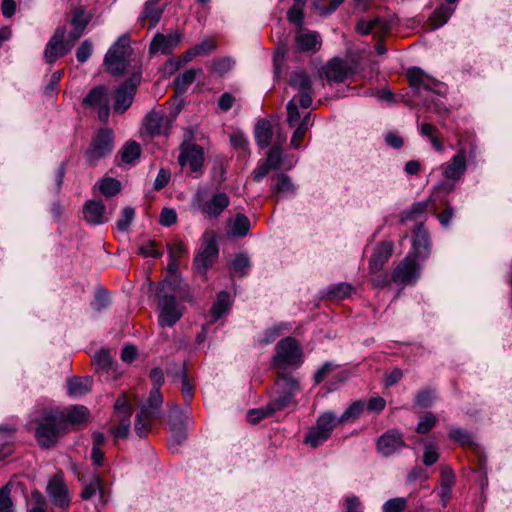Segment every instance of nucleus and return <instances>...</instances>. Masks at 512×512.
Instances as JSON below:
<instances>
[{"mask_svg": "<svg viewBox=\"0 0 512 512\" xmlns=\"http://www.w3.org/2000/svg\"><path fill=\"white\" fill-rule=\"evenodd\" d=\"M177 373L180 375L179 382L181 384L180 388L182 395L186 401H190L191 398L193 397L194 387L187 378L186 367L184 365L178 366Z\"/></svg>", "mask_w": 512, "mask_h": 512, "instance_id": "obj_42", "label": "nucleus"}, {"mask_svg": "<svg viewBox=\"0 0 512 512\" xmlns=\"http://www.w3.org/2000/svg\"><path fill=\"white\" fill-rule=\"evenodd\" d=\"M232 269L237 272V273H240L241 275H244L245 274V271L246 269L249 267L250 265V262H249V259L246 255L244 254H239L238 256L235 257V259L232 261Z\"/></svg>", "mask_w": 512, "mask_h": 512, "instance_id": "obj_64", "label": "nucleus"}, {"mask_svg": "<svg viewBox=\"0 0 512 512\" xmlns=\"http://www.w3.org/2000/svg\"><path fill=\"white\" fill-rule=\"evenodd\" d=\"M93 45L90 40H84L77 48L76 58L79 62H86L92 54Z\"/></svg>", "mask_w": 512, "mask_h": 512, "instance_id": "obj_60", "label": "nucleus"}, {"mask_svg": "<svg viewBox=\"0 0 512 512\" xmlns=\"http://www.w3.org/2000/svg\"><path fill=\"white\" fill-rule=\"evenodd\" d=\"M229 235L233 237H244L250 230L249 219L244 214H237L227 222Z\"/></svg>", "mask_w": 512, "mask_h": 512, "instance_id": "obj_28", "label": "nucleus"}, {"mask_svg": "<svg viewBox=\"0 0 512 512\" xmlns=\"http://www.w3.org/2000/svg\"><path fill=\"white\" fill-rule=\"evenodd\" d=\"M92 379L90 377H73L68 380V393L72 396H81L89 392L92 388Z\"/></svg>", "mask_w": 512, "mask_h": 512, "instance_id": "obj_31", "label": "nucleus"}, {"mask_svg": "<svg viewBox=\"0 0 512 512\" xmlns=\"http://www.w3.org/2000/svg\"><path fill=\"white\" fill-rule=\"evenodd\" d=\"M162 15V9L160 8L158 1L147 0L144 5V9L140 14L138 20L144 25L146 21L150 22V27L155 26L160 20Z\"/></svg>", "mask_w": 512, "mask_h": 512, "instance_id": "obj_26", "label": "nucleus"}, {"mask_svg": "<svg viewBox=\"0 0 512 512\" xmlns=\"http://www.w3.org/2000/svg\"><path fill=\"white\" fill-rule=\"evenodd\" d=\"M294 191L295 187L291 178L282 173L277 176V182L271 187V196L279 199L280 197L293 194Z\"/></svg>", "mask_w": 512, "mask_h": 512, "instance_id": "obj_29", "label": "nucleus"}, {"mask_svg": "<svg viewBox=\"0 0 512 512\" xmlns=\"http://www.w3.org/2000/svg\"><path fill=\"white\" fill-rule=\"evenodd\" d=\"M254 136L260 148H267L272 140L271 123L267 119H260L255 126Z\"/></svg>", "mask_w": 512, "mask_h": 512, "instance_id": "obj_27", "label": "nucleus"}, {"mask_svg": "<svg viewBox=\"0 0 512 512\" xmlns=\"http://www.w3.org/2000/svg\"><path fill=\"white\" fill-rule=\"evenodd\" d=\"M83 217L91 225H101L108 220L106 207L98 201H87L83 208Z\"/></svg>", "mask_w": 512, "mask_h": 512, "instance_id": "obj_24", "label": "nucleus"}, {"mask_svg": "<svg viewBox=\"0 0 512 512\" xmlns=\"http://www.w3.org/2000/svg\"><path fill=\"white\" fill-rule=\"evenodd\" d=\"M101 487V478L98 475H93L91 479L84 484L80 496L83 500H89L96 494V492H101Z\"/></svg>", "mask_w": 512, "mask_h": 512, "instance_id": "obj_40", "label": "nucleus"}, {"mask_svg": "<svg viewBox=\"0 0 512 512\" xmlns=\"http://www.w3.org/2000/svg\"><path fill=\"white\" fill-rule=\"evenodd\" d=\"M449 437L452 440L459 442L462 446H466L471 443L470 435L460 428H452L449 432Z\"/></svg>", "mask_w": 512, "mask_h": 512, "instance_id": "obj_63", "label": "nucleus"}, {"mask_svg": "<svg viewBox=\"0 0 512 512\" xmlns=\"http://www.w3.org/2000/svg\"><path fill=\"white\" fill-rule=\"evenodd\" d=\"M121 189V184L114 178H105L99 182V190L105 196H113Z\"/></svg>", "mask_w": 512, "mask_h": 512, "instance_id": "obj_47", "label": "nucleus"}, {"mask_svg": "<svg viewBox=\"0 0 512 512\" xmlns=\"http://www.w3.org/2000/svg\"><path fill=\"white\" fill-rule=\"evenodd\" d=\"M233 65L234 61L230 57H222L212 62L211 69L213 73L223 76L232 69Z\"/></svg>", "mask_w": 512, "mask_h": 512, "instance_id": "obj_46", "label": "nucleus"}, {"mask_svg": "<svg viewBox=\"0 0 512 512\" xmlns=\"http://www.w3.org/2000/svg\"><path fill=\"white\" fill-rule=\"evenodd\" d=\"M297 47L304 52L316 51L321 44L316 32L300 29L295 37Z\"/></svg>", "mask_w": 512, "mask_h": 512, "instance_id": "obj_25", "label": "nucleus"}, {"mask_svg": "<svg viewBox=\"0 0 512 512\" xmlns=\"http://www.w3.org/2000/svg\"><path fill=\"white\" fill-rule=\"evenodd\" d=\"M178 280L176 277L164 279L158 289L159 316L161 327H172L183 315V307L177 303Z\"/></svg>", "mask_w": 512, "mask_h": 512, "instance_id": "obj_1", "label": "nucleus"}, {"mask_svg": "<svg viewBox=\"0 0 512 512\" xmlns=\"http://www.w3.org/2000/svg\"><path fill=\"white\" fill-rule=\"evenodd\" d=\"M146 412V410H140L135 420V431L140 437L147 434L150 427V420L154 418L152 416H148Z\"/></svg>", "mask_w": 512, "mask_h": 512, "instance_id": "obj_45", "label": "nucleus"}, {"mask_svg": "<svg viewBox=\"0 0 512 512\" xmlns=\"http://www.w3.org/2000/svg\"><path fill=\"white\" fill-rule=\"evenodd\" d=\"M15 429L9 426L0 427V460L13 453Z\"/></svg>", "mask_w": 512, "mask_h": 512, "instance_id": "obj_30", "label": "nucleus"}, {"mask_svg": "<svg viewBox=\"0 0 512 512\" xmlns=\"http://www.w3.org/2000/svg\"><path fill=\"white\" fill-rule=\"evenodd\" d=\"M115 409V417L127 416L131 417L132 415V406L128 402V399L125 395L119 397L114 405Z\"/></svg>", "mask_w": 512, "mask_h": 512, "instance_id": "obj_55", "label": "nucleus"}, {"mask_svg": "<svg viewBox=\"0 0 512 512\" xmlns=\"http://www.w3.org/2000/svg\"><path fill=\"white\" fill-rule=\"evenodd\" d=\"M393 252L392 242H381L375 248L370 261L369 269L371 273H377L382 270L385 263L389 260Z\"/></svg>", "mask_w": 512, "mask_h": 512, "instance_id": "obj_23", "label": "nucleus"}, {"mask_svg": "<svg viewBox=\"0 0 512 512\" xmlns=\"http://www.w3.org/2000/svg\"><path fill=\"white\" fill-rule=\"evenodd\" d=\"M302 362V349L292 337H286L278 342L275 348L273 364L277 367L299 365Z\"/></svg>", "mask_w": 512, "mask_h": 512, "instance_id": "obj_7", "label": "nucleus"}, {"mask_svg": "<svg viewBox=\"0 0 512 512\" xmlns=\"http://www.w3.org/2000/svg\"><path fill=\"white\" fill-rule=\"evenodd\" d=\"M407 507V500L403 497L392 498L383 504V512H403Z\"/></svg>", "mask_w": 512, "mask_h": 512, "instance_id": "obj_54", "label": "nucleus"}, {"mask_svg": "<svg viewBox=\"0 0 512 512\" xmlns=\"http://www.w3.org/2000/svg\"><path fill=\"white\" fill-rule=\"evenodd\" d=\"M413 233L412 251L409 255L420 259L427 258L430 255L431 242L429 233L424 228V224H417Z\"/></svg>", "mask_w": 512, "mask_h": 512, "instance_id": "obj_19", "label": "nucleus"}, {"mask_svg": "<svg viewBox=\"0 0 512 512\" xmlns=\"http://www.w3.org/2000/svg\"><path fill=\"white\" fill-rule=\"evenodd\" d=\"M338 423L339 421L333 412L326 411L322 413L317 418L315 425L307 432L304 443L312 448L319 447L330 438Z\"/></svg>", "mask_w": 512, "mask_h": 512, "instance_id": "obj_5", "label": "nucleus"}, {"mask_svg": "<svg viewBox=\"0 0 512 512\" xmlns=\"http://www.w3.org/2000/svg\"><path fill=\"white\" fill-rule=\"evenodd\" d=\"M466 169V151L460 149L448 163L442 165L443 176L446 180L439 183L435 189L443 190L446 193L452 192L455 183L462 178Z\"/></svg>", "mask_w": 512, "mask_h": 512, "instance_id": "obj_6", "label": "nucleus"}, {"mask_svg": "<svg viewBox=\"0 0 512 512\" xmlns=\"http://www.w3.org/2000/svg\"><path fill=\"white\" fill-rule=\"evenodd\" d=\"M289 83L297 91L295 96L298 99L299 106L305 109L310 107L312 103V86L309 76L302 71H296L291 74Z\"/></svg>", "mask_w": 512, "mask_h": 512, "instance_id": "obj_13", "label": "nucleus"}, {"mask_svg": "<svg viewBox=\"0 0 512 512\" xmlns=\"http://www.w3.org/2000/svg\"><path fill=\"white\" fill-rule=\"evenodd\" d=\"M163 403V398L160 390H151L147 402L142 406L141 410H146L148 416L157 418L160 416V407Z\"/></svg>", "mask_w": 512, "mask_h": 512, "instance_id": "obj_35", "label": "nucleus"}, {"mask_svg": "<svg viewBox=\"0 0 512 512\" xmlns=\"http://www.w3.org/2000/svg\"><path fill=\"white\" fill-rule=\"evenodd\" d=\"M88 417V410L84 406H73L66 414H63V422L71 424H81Z\"/></svg>", "mask_w": 512, "mask_h": 512, "instance_id": "obj_37", "label": "nucleus"}, {"mask_svg": "<svg viewBox=\"0 0 512 512\" xmlns=\"http://www.w3.org/2000/svg\"><path fill=\"white\" fill-rule=\"evenodd\" d=\"M10 493L11 489L9 484L5 485L0 490V512H14Z\"/></svg>", "mask_w": 512, "mask_h": 512, "instance_id": "obj_57", "label": "nucleus"}, {"mask_svg": "<svg viewBox=\"0 0 512 512\" xmlns=\"http://www.w3.org/2000/svg\"><path fill=\"white\" fill-rule=\"evenodd\" d=\"M414 258L415 257L408 255L398 264L392 276L395 283L406 285L417 281L420 268Z\"/></svg>", "mask_w": 512, "mask_h": 512, "instance_id": "obj_15", "label": "nucleus"}, {"mask_svg": "<svg viewBox=\"0 0 512 512\" xmlns=\"http://www.w3.org/2000/svg\"><path fill=\"white\" fill-rule=\"evenodd\" d=\"M405 445L403 435L396 429H392L379 437L377 449L379 453L387 457L395 453Z\"/></svg>", "mask_w": 512, "mask_h": 512, "instance_id": "obj_20", "label": "nucleus"}, {"mask_svg": "<svg viewBox=\"0 0 512 512\" xmlns=\"http://www.w3.org/2000/svg\"><path fill=\"white\" fill-rule=\"evenodd\" d=\"M343 512H363L362 504L359 498L355 495L348 496L343 502Z\"/></svg>", "mask_w": 512, "mask_h": 512, "instance_id": "obj_62", "label": "nucleus"}, {"mask_svg": "<svg viewBox=\"0 0 512 512\" xmlns=\"http://www.w3.org/2000/svg\"><path fill=\"white\" fill-rule=\"evenodd\" d=\"M113 131L109 128H101L94 137L90 148L86 151V159L95 163L109 155L114 147Z\"/></svg>", "mask_w": 512, "mask_h": 512, "instance_id": "obj_9", "label": "nucleus"}, {"mask_svg": "<svg viewBox=\"0 0 512 512\" xmlns=\"http://www.w3.org/2000/svg\"><path fill=\"white\" fill-rule=\"evenodd\" d=\"M285 330H288L287 324H278L273 327L266 329L260 340L262 344L272 343L278 336H280Z\"/></svg>", "mask_w": 512, "mask_h": 512, "instance_id": "obj_50", "label": "nucleus"}, {"mask_svg": "<svg viewBox=\"0 0 512 512\" xmlns=\"http://www.w3.org/2000/svg\"><path fill=\"white\" fill-rule=\"evenodd\" d=\"M138 82L139 80L135 78L123 83L117 88L115 92V112L122 114L131 106Z\"/></svg>", "mask_w": 512, "mask_h": 512, "instance_id": "obj_18", "label": "nucleus"}, {"mask_svg": "<svg viewBox=\"0 0 512 512\" xmlns=\"http://www.w3.org/2000/svg\"><path fill=\"white\" fill-rule=\"evenodd\" d=\"M216 48V43L212 39H204L189 50L190 58L207 55Z\"/></svg>", "mask_w": 512, "mask_h": 512, "instance_id": "obj_43", "label": "nucleus"}, {"mask_svg": "<svg viewBox=\"0 0 512 512\" xmlns=\"http://www.w3.org/2000/svg\"><path fill=\"white\" fill-rule=\"evenodd\" d=\"M431 201H432L431 198H429L424 201H419V202L413 203L409 210L404 211L402 213L400 221L403 223L407 220L413 219L414 217H416L418 215L423 214L428 209Z\"/></svg>", "mask_w": 512, "mask_h": 512, "instance_id": "obj_38", "label": "nucleus"}, {"mask_svg": "<svg viewBox=\"0 0 512 512\" xmlns=\"http://www.w3.org/2000/svg\"><path fill=\"white\" fill-rule=\"evenodd\" d=\"M272 414H273L272 410H269V406L267 405L264 408L250 410L247 414V419L250 423L256 424L259 421H261L262 419H264Z\"/></svg>", "mask_w": 512, "mask_h": 512, "instance_id": "obj_59", "label": "nucleus"}, {"mask_svg": "<svg viewBox=\"0 0 512 512\" xmlns=\"http://www.w3.org/2000/svg\"><path fill=\"white\" fill-rule=\"evenodd\" d=\"M65 34L66 30L64 27L56 29L45 48L44 58L46 62L53 63L70 51L71 45H66L64 42Z\"/></svg>", "mask_w": 512, "mask_h": 512, "instance_id": "obj_16", "label": "nucleus"}, {"mask_svg": "<svg viewBox=\"0 0 512 512\" xmlns=\"http://www.w3.org/2000/svg\"><path fill=\"white\" fill-rule=\"evenodd\" d=\"M365 403L362 400L354 401L343 413L337 418L339 423L353 422L362 414Z\"/></svg>", "mask_w": 512, "mask_h": 512, "instance_id": "obj_36", "label": "nucleus"}, {"mask_svg": "<svg viewBox=\"0 0 512 512\" xmlns=\"http://www.w3.org/2000/svg\"><path fill=\"white\" fill-rule=\"evenodd\" d=\"M352 286L348 283H339L336 285H332L329 290L328 294L336 299H344L352 293Z\"/></svg>", "mask_w": 512, "mask_h": 512, "instance_id": "obj_53", "label": "nucleus"}, {"mask_svg": "<svg viewBox=\"0 0 512 512\" xmlns=\"http://www.w3.org/2000/svg\"><path fill=\"white\" fill-rule=\"evenodd\" d=\"M407 77L417 95H419L422 90L435 92L437 94L442 93L439 89L441 84L418 67L410 68L407 71Z\"/></svg>", "mask_w": 512, "mask_h": 512, "instance_id": "obj_14", "label": "nucleus"}, {"mask_svg": "<svg viewBox=\"0 0 512 512\" xmlns=\"http://www.w3.org/2000/svg\"><path fill=\"white\" fill-rule=\"evenodd\" d=\"M31 507L28 508L27 512H46L47 502L41 492L35 490L31 493Z\"/></svg>", "mask_w": 512, "mask_h": 512, "instance_id": "obj_52", "label": "nucleus"}, {"mask_svg": "<svg viewBox=\"0 0 512 512\" xmlns=\"http://www.w3.org/2000/svg\"><path fill=\"white\" fill-rule=\"evenodd\" d=\"M104 64L107 67L108 72L116 76L125 72L127 60L116 58L114 56V50H108L104 58Z\"/></svg>", "mask_w": 512, "mask_h": 512, "instance_id": "obj_33", "label": "nucleus"}, {"mask_svg": "<svg viewBox=\"0 0 512 512\" xmlns=\"http://www.w3.org/2000/svg\"><path fill=\"white\" fill-rule=\"evenodd\" d=\"M85 105L97 108L98 117L101 121L105 122L110 113L109 98L107 90L103 86H97L90 90L84 98Z\"/></svg>", "mask_w": 512, "mask_h": 512, "instance_id": "obj_17", "label": "nucleus"}, {"mask_svg": "<svg viewBox=\"0 0 512 512\" xmlns=\"http://www.w3.org/2000/svg\"><path fill=\"white\" fill-rule=\"evenodd\" d=\"M135 217V211L127 206L123 209L121 218L116 222V228L119 232H126Z\"/></svg>", "mask_w": 512, "mask_h": 512, "instance_id": "obj_48", "label": "nucleus"}, {"mask_svg": "<svg viewBox=\"0 0 512 512\" xmlns=\"http://www.w3.org/2000/svg\"><path fill=\"white\" fill-rule=\"evenodd\" d=\"M141 149L138 143L128 142L121 151V159L124 163H133L140 157Z\"/></svg>", "mask_w": 512, "mask_h": 512, "instance_id": "obj_41", "label": "nucleus"}, {"mask_svg": "<svg viewBox=\"0 0 512 512\" xmlns=\"http://www.w3.org/2000/svg\"><path fill=\"white\" fill-rule=\"evenodd\" d=\"M454 13V8L446 6V5H440L433 13L432 15V22L434 28H439L442 25H444L448 19L452 16Z\"/></svg>", "mask_w": 512, "mask_h": 512, "instance_id": "obj_39", "label": "nucleus"}, {"mask_svg": "<svg viewBox=\"0 0 512 512\" xmlns=\"http://www.w3.org/2000/svg\"><path fill=\"white\" fill-rule=\"evenodd\" d=\"M298 105L299 102L296 96H294L287 104V122L291 127L298 125V122L301 119Z\"/></svg>", "mask_w": 512, "mask_h": 512, "instance_id": "obj_49", "label": "nucleus"}, {"mask_svg": "<svg viewBox=\"0 0 512 512\" xmlns=\"http://www.w3.org/2000/svg\"><path fill=\"white\" fill-rule=\"evenodd\" d=\"M116 419L119 421L118 426L112 429V434L116 438H126L130 431V417L127 416H121L116 417Z\"/></svg>", "mask_w": 512, "mask_h": 512, "instance_id": "obj_56", "label": "nucleus"}, {"mask_svg": "<svg viewBox=\"0 0 512 512\" xmlns=\"http://www.w3.org/2000/svg\"><path fill=\"white\" fill-rule=\"evenodd\" d=\"M46 492L57 507L67 509L70 506L71 495L61 475L56 474L49 479Z\"/></svg>", "mask_w": 512, "mask_h": 512, "instance_id": "obj_11", "label": "nucleus"}, {"mask_svg": "<svg viewBox=\"0 0 512 512\" xmlns=\"http://www.w3.org/2000/svg\"><path fill=\"white\" fill-rule=\"evenodd\" d=\"M218 257V246L213 235L204 234L203 243L194 259V265L198 270L205 271Z\"/></svg>", "mask_w": 512, "mask_h": 512, "instance_id": "obj_12", "label": "nucleus"}, {"mask_svg": "<svg viewBox=\"0 0 512 512\" xmlns=\"http://www.w3.org/2000/svg\"><path fill=\"white\" fill-rule=\"evenodd\" d=\"M352 72L351 66L339 58L331 60L324 70L327 80L337 83L343 82Z\"/></svg>", "mask_w": 512, "mask_h": 512, "instance_id": "obj_22", "label": "nucleus"}, {"mask_svg": "<svg viewBox=\"0 0 512 512\" xmlns=\"http://www.w3.org/2000/svg\"><path fill=\"white\" fill-rule=\"evenodd\" d=\"M109 50H114V56L116 58H122L127 60L130 46H129V37L121 36L110 48Z\"/></svg>", "mask_w": 512, "mask_h": 512, "instance_id": "obj_44", "label": "nucleus"}, {"mask_svg": "<svg viewBox=\"0 0 512 512\" xmlns=\"http://www.w3.org/2000/svg\"><path fill=\"white\" fill-rule=\"evenodd\" d=\"M202 73V69H189L177 76L174 80V86L177 92L183 93L194 82L196 77Z\"/></svg>", "mask_w": 512, "mask_h": 512, "instance_id": "obj_34", "label": "nucleus"}, {"mask_svg": "<svg viewBox=\"0 0 512 512\" xmlns=\"http://www.w3.org/2000/svg\"><path fill=\"white\" fill-rule=\"evenodd\" d=\"M436 421L437 419L435 415L428 412L421 417L419 423L417 424L416 431L420 434H425L435 426Z\"/></svg>", "mask_w": 512, "mask_h": 512, "instance_id": "obj_58", "label": "nucleus"}, {"mask_svg": "<svg viewBox=\"0 0 512 512\" xmlns=\"http://www.w3.org/2000/svg\"><path fill=\"white\" fill-rule=\"evenodd\" d=\"M94 361L98 369L104 372H109L113 365L109 352L103 349L95 353Z\"/></svg>", "mask_w": 512, "mask_h": 512, "instance_id": "obj_51", "label": "nucleus"}, {"mask_svg": "<svg viewBox=\"0 0 512 512\" xmlns=\"http://www.w3.org/2000/svg\"><path fill=\"white\" fill-rule=\"evenodd\" d=\"M35 422V438L39 446L44 449L53 447L60 436L63 413L58 409H45Z\"/></svg>", "mask_w": 512, "mask_h": 512, "instance_id": "obj_2", "label": "nucleus"}, {"mask_svg": "<svg viewBox=\"0 0 512 512\" xmlns=\"http://www.w3.org/2000/svg\"><path fill=\"white\" fill-rule=\"evenodd\" d=\"M276 386L278 395L268 403L269 410L274 413L297 405L294 399L295 394L300 390L297 379L289 374H280Z\"/></svg>", "mask_w": 512, "mask_h": 512, "instance_id": "obj_4", "label": "nucleus"}, {"mask_svg": "<svg viewBox=\"0 0 512 512\" xmlns=\"http://www.w3.org/2000/svg\"><path fill=\"white\" fill-rule=\"evenodd\" d=\"M205 190L199 189L194 194L191 206L194 210L200 211L209 219L218 218L229 206L230 199L224 192L215 193L208 200L205 199Z\"/></svg>", "mask_w": 512, "mask_h": 512, "instance_id": "obj_3", "label": "nucleus"}, {"mask_svg": "<svg viewBox=\"0 0 512 512\" xmlns=\"http://www.w3.org/2000/svg\"><path fill=\"white\" fill-rule=\"evenodd\" d=\"M434 398V392L430 389H425L417 393L415 403L423 408L429 407L433 403Z\"/></svg>", "mask_w": 512, "mask_h": 512, "instance_id": "obj_61", "label": "nucleus"}, {"mask_svg": "<svg viewBox=\"0 0 512 512\" xmlns=\"http://www.w3.org/2000/svg\"><path fill=\"white\" fill-rule=\"evenodd\" d=\"M178 162L182 168L188 166L194 177L201 176L204 163L203 149L195 143L184 141L180 146Z\"/></svg>", "mask_w": 512, "mask_h": 512, "instance_id": "obj_8", "label": "nucleus"}, {"mask_svg": "<svg viewBox=\"0 0 512 512\" xmlns=\"http://www.w3.org/2000/svg\"><path fill=\"white\" fill-rule=\"evenodd\" d=\"M231 301H230V295L222 291L217 295V299L214 302L210 314L212 317V321L215 322L219 320L225 313L228 312L230 307Z\"/></svg>", "mask_w": 512, "mask_h": 512, "instance_id": "obj_32", "label": "nucleus"}, {"mask_svg": "<svg viewBox=\"0 0 512 512\" xmlns=\"http://www.w3.org/2000/svg\"><path fill=\"white\" fill-rule=\"evenodd\" d=\"M181 41L179 34H161L157 33L149 47L150 54H168L175 49Z\"/></svg>", "mask_w": 512, "mask_h": 512, "instance_id": "obj_21", "label": "nucleus"}, {"mask_svg": "<svg viewBox=\"0 0 512 512\" xmlns=\"http://www.w3.org/2000/svg\"><path fill=\"white\" fill-rule=\"evenodd\" d=\"M171 128V119L161 112H149L142 122V135L155 137L168 135Z\"/></svg>", "mask_w": 512, "mask_h": 512, "instance_id": "obj_10", "label": "nucleus"}]
</instances>
